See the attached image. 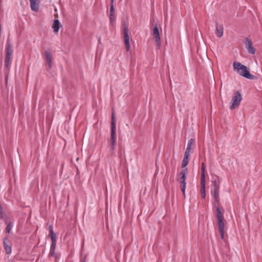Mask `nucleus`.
<instances>
[{
  "instance_id": "f257e3e1",
  "label": "nucleus",
  "mask_w": 262,
  "mask_h": 262,
  "mask_svg": "<svg viewBox=\"0 0 262 262\" xmlns=\"http://www.w3.org/2000/svg\"><path fill=\"white\" fill-rule=\"evenodd\" d=\"M234 70L236 71L241 76L249 79H255L256 76L250 74L246 66L238 62H234L233 63Z\"/></svg>"
},
{
  "instance_id": "f03ea898",
  "label": "nucleus",
  "mask_w": 262,
  "mask_h": 262,
  "mask_svg": "<svg viewBox=\"0 0 262 262\" xmlns=\"http://www.w3.org/2000/svg\"><path fill=\"white\" fill-rule=\"evenodd\" d=\"M13 48L10 43H7L4 61L5 72L6 76L8 74L12 63Z\"/></svg>"
},
{
  "instance_id": "7ed1b4c3",
  "label": "nucleus",
  "mask_w": 262,
  "mask_h": 262,
  "mask_svg": "<svg viewBox=\"0 0 262 262\" xmlns=\"http://www.w3.org/2000/svg\"><path fill=\"white\" fill-rule=\"evenodd\" d=\"M216 211L219 232L222 239H224L225 224L224 222L223 211L219 207H217Z\"/></svg>"
},
{
  "instance_id": "20e7f679",
  "label": "nucleus",
  "mask_w": 262,
  "mask_h": 262,
  "mask_svg": "<svg viewBox=\"0 0 262 262\" xmlns=\"http://www.w3.org/2000/svg\"><path fill=\"white\" fill-rule=\"evenodd\" d=\"M221 181V179L217 176H215L212 178L213 195L215 203L219 202V190Z\"/></svg>"
},
{
  "instance_id": "39448f33",
  "label": "nucleus",
  "mask_w": 262,
  "mask_h": 262,
  "mask_svg": "<svg viewBox=\"0 0 262 262\" xmlns=\"http://www.w3.org/2000/svg\"><path fill=\"white\" fill-rule=\"evenodd\" d=\"M242 99V97L241 94L238 91L235 92L234 96L232 97L231 99L230 109L232 110L235 108L237 107L239 105Z\"/></svg>"
},
{
  "instance_id": "423d86ee",
  "label": "nucleus",
  "mask_w": 262,
  "mask_h": 262,
  "mask_svg": "<svg viewBox=\"0 0 262 262\" xmlns=\"http://www.w3.org/2000/svg\"><path fill=\"white\" fill-rule=\"evenodd\" d=\"M152 33L155 39L156 47L157 49H159L161 46V38L159 34V29L157 25L154 26Z\"/></svg>"
},
{
  "instance_id": "0eeeda50",
  "label": "nucleus",
  "mask_w": 262,
  "mask_h": 262,
  "mask_svg": "<svg viewBox=\"0 0 262 262\" xmlns=\"http://www.w3.org/2000/svg\"><path fill=\"white\" fill-rule=\"evenodd\" d=\"M128 29L127 26L124 24L123 25V34H124V44L125 49L126 51H128L129 50L130 46H129V37L128 36Z\"/></svg>"
},
{
  "instance_id": "6e6552de",
  "label": "nucleus",
  "mask_w": 262,
  "mask_h": 262,
  "mask_svg": "<svg viewBox=\"0 0 262 262\" xmlns=\"http://www.w3.org/2000/svg\"><path fill=\"white\" fill-rule=\"evenodd\" d=\"M116 119L114 111L112 114V121H111V139H115L116 137Z\"/></svg>"
},
{
  "instance_id": "1a4fd4ad",
  "label": "nucleus",
  "mask_w": 262,
  "mask_h": 262,
  "mask_svg": "<svg viewBox=\"0 0 262 262\" xmlns=\"http://www.w3.org/2000/svg\"><path fill=\"white\" fill-rule=\"evenodd\" d=\"M244 43L248 53L251 54H254L256 50L252 46V42L251 40L247 38H246Z\"/></svg>"
},
{
  "instance_id": "9d476101",
  "label": "nucleus",
  "mask_w": 262,
  "mask_h": 262,
  "mask_svg": "<svg viewBox=\"0 0 262 262\" xmlns=\"http://www.w3.org/2000/svg\"><path fill=\"white\" fill-rule=\"evenodd\" d=\"M45 56L48 67L50 69L52 68V56L49 50H47L45 51Z\"/></svg>"
},
{
  "instance_id": "9b49d317",
  "label": "nucleus",
  "mask_w": 262,
  "mask_h": 262,
  "mask_svg": "<svg viewBox=\"0 0 262 262\" xmlns=\"http://www.w3.org/2000/svg\"><path fill=\"white\" fill-rule=\"evenodd\" d=\"M3 245L6 253L8 254L11 253V246L9 244L8 238L6 237L3 239Z\"/></svg>"
},
{
  "instance_id": "f8f14e48",
  "label": "nucleus",
  "mask_w": 262,
  "mask_h": 262,
  "mask_svg": "<svg viewBox=\"0 0 262 262\" xmlns=\"http://www.w3.org/2000/svg\"><path fill=\"white\" fill-rule=\"evenodd\" d=\"M30 2L31 9L35 12H37L39 10V0H29Z\"/></svg>"
},
{
  "instance_id": "ddd939ff",
  "label": "nucleus",
  "mask_w": 262,
  "mask_h": 262,
  "mask_svg": "<svg viewBox=\"0 0 262 262\" xmlns=\"http://www.w3.org/2000/svg\"><path fill=\"white\" fill-rule=\"evenodd\" d=\"M205 183V180H200V193L203 199H205L206 196Z\"/></svg>"
},
{
  "instance_id": "4468645a",
  "label": "nucleus",
  "mask_w": 262,
  "mask_h": 262,
  "mask_svg": "<svg viewBox=\"0 0 262 262\" xmlns=\"http://www.w3.org/2000/svg\"><path fill=\"white\" fill-rule=\"evenodd\" d=\"M178 181L180 183V186L181 190L183 193V195L184 198H185V189H186V180H184L183 181V180L178 179Z\"/></svg>"
},
{
  "instance_id": "2eb2a0df",
  "label": "nucleus",
  "mask_w": 262,
  "mask_h": 262,
  "mask_svg": "<svg viewBox=\"0 0 262 262\" xmlns=\"http://www.w3.org/2000/svg\"><path fill=\"white\" fill-rule=\"evenodd\" d=\"M187 171L188 170L187 168H183L178 175V179L183 180V181L184 180H186Z\"/></svg>"
},
{
  "instance_id": "dca6fc26",
  "label": "nucleus",
  "mask_w": 262,
  "mask_h": 262,
  "mask_svg": "<svg viewBox=\"0 0 262 262\" xmlns=\"http://www.w3.org/2000/svg\"><path fill=\"white\" fill-rule=\"evenodd\" d=\"M61 26L59 20L55 19L52 25V28L53 29L54 32L57 33L59 31V28Z\"/></svg>"
},
{
  "instance_id": "f3484780",
  "label": "nucleus",
  "mask_w": 262,
  "mask_h": 262,
  "mask_svg": "<svg viewBox=\"0 0 262 262\" xmlns=\"http://www.w3.org/2000/svg\"><path fill=\"white\" fill-rule=\"evenodd\" d=\"M216 35L219 37H221L223 34V28L222 26H219L218 25L216 24Z\"/></svg>"
},
{
  "instance_id": "a211bd4d",
  "label": "nucleus",
  "mask_w": 262,
  "mask_h": 262,
  "mask_svg": "<svg viewBox=\"0 0 262 262\" xmlns=\"http://www.w3.org/2000/svg\"><path fill=\"white\" fill-rule=\"evenodd\" d=\"M49 229L50 233V236L52 241H56V235L53 232L52 225H50L49 227Z\"/></svg>"
},
{
  "instance_id": "6ab92c4d",
  "label": "nucleus",
  "mask_w": 262,
  "mask_h": 262,
  "mask_svg": "<svg viewBox=\"0 0 262 262\" xmlns=\"http://www.w3.org/2000/svg\"><path fill=\"white\" fill-rule=\"evenodd\" d=\"M205 164L203 162L201 164V180H205Z\"/></svg>"
},
{
  "instance_id": "aec40b11",
  "label": "nucleus",
  "mask_w": 262,
  "mask_h": 262,
  "mask_svg": "<svg viewBox=\"0 0 262 262\" xmlns=\"http://www.w3.org/2000/svg\"><path fill=\"white\" fill-rule=\"evenodd\" d=\"M188 162H189V157H186H186H184V158L182 161V164L183 169L186 168V167L188 165Z\"/></svg>"
},
{
  "instance_id": "412c9836",
  "label": "nucleus",
  "mask_w": 262,
  "mask_h": 262,
  "mask_svg": "<svg viewBox=\"0 0 262 262\" xmlns=\"http://www.w3.org/2000/svg\"><path fill=\"white\" fill-rule=\"evenodd\" d=\"M0 217L1 219H3L4 221L5 222V223L7 224V215L5 214V213L3 211V210H0Z\"/></svg>"
},
{
  "instance_id": "4be33fe9",
  "label": "nucleus",
  "mask_w": 262,
  "mask_h": 262,
  "mask_svg": "<svg viewBox=\"0 0 262 262\" xmlns=\"http://www.w3.org/2000/svg\"><path fill=\"white\" fill-rule=\"evenodd\" d=\"M13 226V223L11 222L7 224V227L6 228V231L7 233H9L10 231Z\"/></svg>"
},
{
  "instance_id": "5701e85b",
  "label": "nucleus",
  "mask_w": 262,
  "mask_h": 262,
  "mask_svg": "<svg viewBox=\"0 0 262 262\" xmlns=\"http://www.w3.org/2000/svg\"><path fill=\"white\" fill-rule=\"evenodd\" d=\"M115 139H110V147L111 150H113L115 149Z\"/></svg>"
},
{
  "instance_id": "b1692460",
  "label": "nucleus",
  "mask_w": 262,
  "mask_h": 262,
  "mask_svg": "<svg viewBox=\"0 0 262 262\" xmlns=\"http://www.w3.org/2000/svg\"><path fill=\"white\" fill-rule=\"evenodd\" d=\"M195 144V140L194 139H190L187 143V147H189L191 149V146Z\"/></svg>"
},
{
  "instance_id": "393cba45",
  "label": "nucleus",
  "mask_w": 262,
  "mask_h": 262,
  "mask_svg": "<svg viewBox=\"0 0 262 262\" xmlns=\"http://www.w3.org/2000/svg\"><path fill=\"white\" fill-rule=\"evenodd\" d=\"M190 149L189 147H187L185 152L184 157H189L190 155Z\"/></svg>"
},
{
  "instance_id": "a878e982",
  "label": "nucleus",
  "mask_w": 262,
  "mask_h": 262,
  "mask_svg": "<svg viewBox=\"0 0 262 262\" xmlns=\"http://www.w3.org/2000/svg\"><path fill=\"white\" fill-rule=\"evenodd\" d=\"M56 241H52V244L51 246V251H55Z\"/></svg>"
},
{
  "instance_id": "bb28decb",
  "label": "nucleus",
  "mask_w": 262,
  "mask_h": 262,
  "mask_svg": "<svg viewBox=\"0 0 262 262\" xmlns=\"http://www.w3.org/2000/svg\"><path fill=\"white\" fill-rule=\"evenodd\" d=\"M114 5H111L110 14H114Z\"/></svg>"
},
{
  "instance_id": "cd10ccee",
  "label": "nucleus",
  "mask_w": 262,
  "mask_h": 262,
  "mask_svg": "<svg viewBox=\"0 0 262 262\" xmlns=\"http://www.w3.org/2000/svg\"><path fill=\"white\" fill-rule=\"evenodd\" d=\"M110 19L111 24H112L114 19V14H110Z\"/></svg>"
},
{
  "instance_id": "c85d7f7f",
  "label": "nucleus",
  "mask_w": 262,
  "mask_h": 262,
  "mask_svg": "<svg viewBox=\"0 0 262 262\" xmlns=\"http://www.w3.org/2000/svg\"><path fill=\"white\" fill-rule=\"evenodd\" d=\"M81 262H86V257L85 256L84 258H82L81 259Z\"/></svg>"
},
{
  "instance_id": "c756f323",
  "label": "nucleus",
  "mask_w": 262,
  "mask_h": 262,
  "mask_svg": "<svg viewBox=\"0 0 262 262\" xmlns=\"http://www.w3.org/2000/svg\"><path fill=\"white\" fill-rule=\"evenodd\" d=\"M54 251H51V250H50V254L52 255V256H53L54 255Z\"/></svg>"
},
{
  "instance_id": "7c9ffc66",
  "label": "nucleus",
  "mask_w": 262,
  "mask_h": 262,
  "mask_svg": "<svg viewBox=\"0 0 262 262\" xmlns=\"http://www.w3.org/2000/svg\"><path fill=\"white\" fill-rule=\"evenodd\" d=\"M111 5H113L114 0H111Z\"/></svg>"
}]
</instances>
